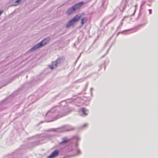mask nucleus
Returning a JSON list of instances; mask_svg holds the SVG:
<instances>
[{"mask_svg":"<svg viewBox=\"0 0 158 158\" xmlns=\"http://www.w3.org/2000/svg\"><path fill=\"white\" fill-rule=\"evenodd\" d=\"M50 40V39L49 37H48L44 39L39 43L35 45L31 49L30 51L31 52H33L43 47L47 44L49 41Z\"/></svg>","mask_w":158,"mask_h":158,"instance_id":"obj_1","label":"nucleus"},{"mask_svg":"<svg viewBox=\"0 0 158 158\" xmlns=\"http://www.w3.org/2000/svg\"><path fill=\"white\" fill-rule=\"evenodd\" d=\"M73 139L75 141V143L73 146H70L69 147L68 151L71 152L74 151V152H76L75 155L78 154L79 153L80 151L77 147V142L80 140V138L77 136H75L73 138Z\"/></svg>","mask_w":158,"mask_h":158,"instance_id":"obj_2","label":"nucleus"},{"mask_svg":"<svg viewBox=\"0 0 158 158\" xmlns=\"http://www.w3.org/2000/svg\"><path fill=\"white\" fill-rule=\"evenodd\" d=\"M83 4V2H81L76 4L71 7L68 8L67 11V14L68 15H71L76 10L79 9Z\"/></svg>","mask_w":158,"mask_h":158,"instance_id":"obj_3","label":"nucleus"},{"mask_svg":"<svg viewBox=\"0 0 158 158\" xmlns=\"http://www.w3.org/2000/svg\"><path fill=\"white\" fill-rule=\"evenodd\" d=\"M81 15L77 14L70 20L66 25V27L69 28L73 25L75 23L77 22L81 17Z\"/></svg>","mask_w":158,"mask_h":158,"instance_id":"obj_4","label":"nucleus"},{"mask_svg":"<svg viewBox=\"0 0 158 158\" xmlns=\"http://www.w3.org/2000/svg\"><path fill=\"white\" fill-rule=\"evenodd\" d=\"M64 60V59L63 58H58L56 61L52 62L50 65V68L52 70L56 68L57 66L63 63Z\"/></svg>","mask_w":158,"mask_h":158,"instance_id":"obj_5","label":"nucleus"},{"mask_svg":"<svg viewBox=\"0 0 158 158\" xmlns=\"http://www.w3.org/2000/svg\"><path fill=\"white\" fill-rule=\"evenodd\" d=\"M55 108H54L52 109L50 111H48L46 114V118H47L48 117L52 118L54 117V113L55 112Z\"/></svg>","mask_w":158,"mask_h":158,"instance_id":"obj_6","label":"nucleus"},{"mask_svg":"<svg viewBox=\"0 0 158 158\" xmlns=\"http://www.w3.org/2000/svg\"><path fill=\"white\" fill-rule=\"evenodd\" d=\"M74 128L69 125H66L63 127L62 128L60 129L61 131H69L74 129Z\"/></svg>","mask_w":158,"mask_h":158,"instance_id":"obj_7","label":"nucleus"},{"mask_svg":"<svg viewBox=\"0 0 158 158\" xmlns=\"http://www.w3.org/2000/svg\"><path fill=\"white\" fill-rule=\"evenodd\" d=\"M88 113V110L84 108H82L80 110V113L82 116L87 115Z\"/></svg>","mask_w":158,"mask_h":158,"instance_id":"obj_8","label":"nucleus"},{"mask_svg":"<svg viewBox=\"0 0 158 158\" xmlns=\"http://www.w3.org/2000/svg\"><path fill=\"white\" fill-rule=\"evenodd\" d=\"M59 153V151L56 150L53 152L49 156H48L47 158H53L56 156Z\"/></svg>","mask_w":158,"mask_h":158,"instance_id":"obj_9","label":"nucleus"},{"mask_svg":"<svg viewBox=\"0 0 158 158\" xmlns=\"http://www.w3.org/2000/svg\"><path fill=\"white\" fill-rule=\"evenodd\" d=\"M128 0H123L122 5L123 6V9L126 6L127 3L128 2Z\"/></svg>","mask_w":158,"mask_h":158,"instance_id":"obj_10","label":"nucleus"},{"mask_svg":"<svg viewBox=\"0 0 158 158\" xmlns=\"http://www.w3.org/2000/svg\"><path fill=\"white\" fill-rule=\"evenodd\" d=\"M106 0H103L102 1V6L104 8V9H105L106 7L105 6L106 5L107 3H106Z\"/></svg>","mask_w":158,"mask_h":158,"instance_id":"obj_11","label":"nucleus"},{"mask_svg":"<svg viewBox=\"0 0 158 158\" xmlns=\"http://www.w3.org/2000/svg\"><path fill=\"white\" fill-rule=\"evenodd\" d=\"M87 19L86 18L84 17L81 19V24L83 25L84 23L87 21Z\"/></svg>","mask_w":158,"mask_h":158,"instance_id":"obj_12","label":"nucleus"},{"mask_svg":"<svg viewBox=\"0 0 158 158\" xmlns=\"http://www.w3.org/2000/svg\"><path fill=\"white\" fill-rule=\"evenodd\" d=\"M69 140L68 138H64L62 139V141L61 142V144H63L64 143L67 142L69 141Z\"/></svg>","mask_w":158,"mask_h":158,"instance_id":"obj_13","label":"nucleus"},{"mask_svg":"<svg viewBox=\"0 0 158 158\" xmlns=\"http://www.w3.org/2000/svg\"><path fill=\"white\" fill-rule=\"evenodd\" d=\"M67 114H68V113H64V114H63L62 115H60V116H59V114L57 116V117H56V118H60V117H62L63 116H64L66 115Z\"/></svg>","mask_w":158,"mask_h":158,"instance_id":"obj_14","label":"nucleus"},{"mask_svg":"<svg viewBox=\"0 0 158 158\" xmlns=\"http://www.w3.org/2000/svg\"><path fill=\"white\" fill-rule=\"evenodd\" d=\"M21 2V0H17L16 1L15 3L16 4L15 5V6L19 4Z\"/></svg>","mask_w":158,"mask_h":158,"instance_id":"obj_15","label":"nucleus"},{"mask_svg":"<svg viewBox=\"0 0 158 158\" xmlns=\"http://www.w3.org/2000/svg\"><path fill=\"white\" fill-rule=\"evenodd\" d=\"M128 30H125L121 32V33L123 34H126V33H127L128 32Z\"/></svg>","mask_w":158,"mask_h":158,"instance_id":"obj_16","label":"nucleus"},{"mask_svg":"<svg viewBox=\"0 0 158 158\" xmlns=\"http://www.w3.org/2000/svg\"><path fill=\"white\" fill-rule=\"evenodd\" d=\"M87 124H84L82 126V127H86L87 126Z\"/></svg>","mask_w":158,"mask_h":158,"instance_id":"obj_17","label":"nucleus"},{"mask_svg":"<svg viewBox=\"0 0 158 158\" xmlns=\"http://www.w3.org/2000/svg\"><path fill=\"white\" fill-rule=\"evenodd\" d=\"M3 12V10H1L0 11V16L1 15Z\"/></svg>","mask_w":158,"mask_h":158,"instance_id":"obj_18","label":"nucleus"},{"mask_svg":"<svg viewBox=\"0 0 158 158\" xmlns=\"http://www.w3.org/2000/svg\"><path fill=\"white\" fill-rule=\"evenodd\" d=\"M149 12L150 14H151V10H149Z\"/></svg>","mask_w":158,"mask_h":158,"instance_id":"obj_19","label":"nucleus"},{"mask_svg":"<svg viewBox=\"0 0 158 158\" xmlns=\"http://www.w3.org/2000/svg\"><path fill=\"white\" fill-rule=\"evenodd\" d=\"M53 120H54L53 119L49 120H48V122H51V121H53Z\"/></svg>","mask_w":158,"mask_h":158,"instance_id":"obj_20","label":"nucleus"},{"mask_svg":"<svg viewBox=\"0 0 158 158\" xmlns=\"http://www.w3.org/2000/svg\"><path fill=\"white\" fill-rule=\"evenodd\" d=\"M92 89V88H91V90Z\"/></svg>","mask_w":158,"mask_h":158,"instance_id":"obj_21","label":"nucleus"}]
</instances>
